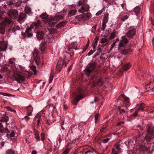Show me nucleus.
<instances>
[{"instance_id":"nucleus-30","label":"nucleus","mask_w":154,"mask_h":154,"mask_svg":"<svg viewBox=\"0 0 154 154\" xmlns=\"http://www.w3.org/2000/svg\"><path fill=\"white\" fill-rule=\"evenodd\" d=\"M130 65L129 64H127L125 65L122 68V69L124 71L128 70L130 67Z\"/></svg>"},{"instance_id":"nucleus-53","label":"nucleus","mask_w":154,"mask_h":154,"mask_svg":"<svg viewBox=\"0 0 154 154\" xmlns=\"http://www.w3.org/2000/svg\"><path fill=\"white\" fill-rule=\"evenodd\" d=\"M4 13V11H3L0 10V19L2 18V17Z\"/></svg>"},{"instance_id":"nucleus-43","label":"nucleus","mask_w":154,"mask_h":154,"mask_svg":"<svg viewBox=\"0 0 154 154\" xmlns=\"http://www.w3.org/2000/svg\"><path fill=\"white\" fill-rule=\"evenodd\" d=\"M40 49L42 51H45V45L43 44L41 45L40 47Z\"/></svg>"},{"instance_id":"nucleus-7","label":"nucleus","mask_w":154,"mask_h":154,"mask_svg":"<svg viewBox=\"0 0 154 154\" xmlns=\"http://www.w3.org/2000/svg\"><path fill=\"white\" fill-rule=\"evenodd\" d=\"M91 82H92L94 86L99 85H100L103 84V82L101 81L100 77L95 76L92 77L91 78Z\"/></svg>"},{"instance_id":"nucleus-21","label":"nucleus","mask_w":154,"mask_h":154,"mask_svg":"<svg viewBox=\"0 0 154 154\" xmlns=\"http://www.w3.org/2000/svg\"><path fill=\"white\" fill-rule=\"evenodd\" d=\"M9 132V131L7 128H5L3 129L2 128L0 130V137L2 136V135L4 134L5 133L7 132H8L7 134H8Z\"/></svg>"},{"instance_id":"nucleus-26","label":"nucleus","mask_w":154,"mask_h":154,"mask_svg":"<svg viewBox=\"0 0 154 154\" xmlns=\"http://www.w3.org/2000/svg\"><path fill=\"white\" fill-rule=\"evenodd\" d=\"M67 22L66 21L61 22L59 23L57 25L56 27L57 28H60L63 27L66 24Z\"/></svg>"},{"instance_id":"nucleus-49","label":"nucleus","mask_w":154,"mask_h":154,"mask_svg":"<svg viewBox=\"0 0 154 154\" xmlns=\"http://www.w3.org/2000/svg\"><path fill=\"white\" fill-rule=\"evenodd\" d=\"M15 135V134L14 132L12 131H11V133L9 134V136L10 137H14Z\"/></svg>"},{"instance_id":"nucleus-61","label":"nucleus","mask_w":154,"mask_h":154,"mask_svg":"<svg viewBox=\"0 0 154 154\" xmlns=\"http://www.w3.org/2000/svg\"><path fill=\"white\" fill-rule=\"evenodd\" d=\"M94 52V51H93L92 50H91L88 53V56H90Z\"/></svg>"},{"instance_id":"nucleus-17","label":"nucleus","mask_w":154,"mask_h":154,"mask_svg":"<svg viewBox=\"0 0 154 154\" xmlns=\"http://www.w3.org/2000/svg\"><path fill=\"white\" fill-rule=\"evenodd\" d=\"M41 24V22L40 20H38L36 22L34 23L31 26L34 29H38Z\"/></svg>"},{"instance_id":"nucleus-55","label":"nucleus","mask_w":154,"mask_h":154,"mask_svg":"<svg viewBox=\"0 0 154 154\" xmlns=\"http://www.w3.org/2000/svg\"><path fill=\"white\" fill-rule=\"evenodd\" d=\"M106 24H104L103 23L102 24V27L101 28V29L102 30H103L105 28Z\"/></svg>"},{"instance_id":"nucleus-15","label":"nucleus","mask_w":154,"mask_h":154,"mask_svg":"<svg viewBox=\"0 0 154 154\" xmlns=\"http://www.w3.org/2000/svg\"><path fill=\"white\" fill-rule=\"evenodd\" d=\"M84 97L82 95H79L76 96L75 97V100L72 102V104L75 105H76L79 101Z\"/></svg>"},{"instance_id":"nucleus-57","label":"nucleus","mask_w":154,"mask_h":154,"mask_svg":"<svg viewBox=\"0 0 154 154\" xmlns=\"http://www.w3.org/2000/svg\"><path fill=\"white\" fill-rule=\"evenodd\" d=\"M106 131V128L105 127L102 128L100 130V131L101 132H104Z\"/></svg>"},{"instance_id":"nucleus-20","label":"nucleus","mask_w":154,"mask_h":154,"mask_svg":"<svg viewBox=\"0 0 154 154\" xmlns=\"http://www.w3.org/2000/svg\"><path fill=\"white\" fill-rule=\"evenodd\" d=\"M27 115L28 116H30L32 111V108L31 105L26 107Z\"/></svg>"},{"instance_id":"nucleus-8","label":"nucleus","mask_w":154,"mask_h":154,"mask_svg":"<svg viewBox=\"0 0 154 154\" xmlns=\"http://www.w3.org/2000/svg\"><path fill=\"white\" fill-rule=\"evenodd\" d=\"M8 15L11 18H15L18 16L17 11L15 9H11L9 11L8 13Z\"/></svg>"},{"instance_id":"nucleus-54","label":"nucleus","mask_w":154,"mask_h":154,"mask_svg":"<svg viewBox=\"0 0 154 154\" xmlns=\"http://www.w3.org/2000/svg\"><path fill=\"white\" fill-rule=\"evenodd\" d=\"M99 117V114H97L95 116V120L96 122V121L98 119V118Z\"/></svg>"},{"instance_id":"nucleus-13","label":"nucleus","mask_w":154,"mask_h":154,"mask_svg":"<svg viewBox=\"0 0 154 154\" xmlns=\"http://www.w3.org/2000/svg\"><path fill=\"white\" fill-rule=\"evenodd\" d=\"M136 34V29H132L131 30H129L126 34L128 37L132 38Z\"/></svg>"},{"instance_id":"nucleus-36","label":"nucleus","mask_w":154,"mask_h":154,"mask_svg":"<svg viewBox=\"0 0 154 154\" xmlns=\"http://www.w3.org/2000/svg\"><path fill=\"white\" fill-rule=\"evenodd\" d=\"M77 12V11L75 10H72L70 11L68 14L69 16H72L75 15Z\"/></svg>"},{"instance_id":"nucleus-12","label":"nucleus","mask_w":154,"mask_h":154,"mask_svg":"<svg viewBox=\"0 0 154 154\" xmlns=\"http://www.w3.org/2000/svg\"><path fill=\"white\" fill-rule=\"evenodd\" d=\"M33 58L35 60L37 64H38L40 60V58L39 55L37 52L33 53Z\"/></svg>"},{"instance_id":"nucleus-32","label":"nucleus","mask_w":154,"mask_h":154,"mask_svg":"<svg viewBox=\"0 0 154 154\" xmlns=\"http://www.w3.org/2000/svg\"><path fill=\"white\" fill-rule=\"evenodd\" d=\"M95 152H96L93 149H90L86 151L84 154H91V153H93Z\"/></svg>"},{"instance_id":"nucleus-9","label":"nucleus","mask_w":154,"mask_h":154,"mask_svg":"<svg viewBox=\"0 0 154 154\" xmlns=\"http://www.w3.org/2000/svg\"><path fill=\"white\" fill-rule=\"evenodd\" d=\"M12 23V22L11 19L9 18L6 17L1 23L5 27Z\"/></svg>"},{"instance_id":"nucleus-31","label":"nucleus","mask_w":154,"mask_h":154,"mask_svg":"<svg viewBox=\"0 0 154 154\" xmlns=\"http://www.w3.org/2000/svg\"><path fill=\"white\" fill-rule=\"evenodd\" d=\"M25 11L26 14H28L29 15H30L32 14L31 9L29 7H26L25 8Z\"/></svg>"},{"instance_id":"nucleus-27","label":"nucleus","mask_w":154,"mask_h":154,"mask_svg":"<svg viewBox=\"0 0 154 154\" xmlns=\"http://www.w3.org/2000/svg\"><path fill=\"white\" fill-rule=\"evenodd\" d=\"M54 70H52L51 73H50V75L49 78V83H51L53 79L54 76Z\"/></svg>"},{"instance_id":"nucleus-38","label":"nucleus","mask_w":154,"mask_h":154,"mask_svg":"<svg viewBox=\"0 0 154 154\" xmlns=\"http://www.w3.org/2000/svg\"><path fill=\"white\" fill-rule=\"evenodd\" d=\"M7 4L9 5H12L15 4H16V2L13 0H11L8 1L7 2Z\"/></svg>"},{"instance_id":"nucleus-52","label":"nucleus","mask_w":154,"mask_h":154,"mask_svg":"<svg viewBox=\"0 0 154 154\" xmlns=\"http://www.w3.org/2000/svg\"><path fill=\"white\" fill-rule=\"evenodd\" d=\"M112 154H118L116 150H115V148H113L112 152Z\"/></svg>"},{"instance_id":"nucleus-60","label":"nucleus","mask_w":154,"mask_h":154,"mask_svg":"<svg viewBox=\"0 0 154 154\" xmlns=\"http://www.w3.org/2000/svg\"><path fill=\"white\" fill-rule=\"evenodd\" d=\"M2 70L4 71H7L8 70V68L6 66H5L3 68Z\"/></svg>"},{"instance_id":"nucleus-48","label":"nucleus","mask_w":154,"mask_h":154,"mask_svg":"<svg viewBox=\"0 0 154 154\" xmlns=\"http://www.w3.org/2000/svg\"><path fill=\"white\" fill-rule=\"evenodd\" d=\"M9 62L10 63L12 64H13L14 62V58L13 59H11L9 61Z\"/></svg>"},{"instance_id":"nucleus-42","label":"nucleus","mask_w":154,"mask_h":154,"mask_svg":"<svg viewBox=\"0 0 154 154\" xmlns=\"http://www.w3.org/2000/svg\"><path fill=\"white\" fill-rule=\"evenodd\" d=\"M30 69L33 71L34 74H35L36 73V68L35 66H31L30 67Z\"/></svg>"},{"instance_id":"nucleus-3","label":"nucleus","mask_w":154,"mask_h":154,"mask_svg":"<svg viewBox=\"0 0 154 154\" xmlns=\"http://www.w3.org/2000/svg\"><path fill=\"white\" fill-rule=\"evenodd\" d=\"M63 16L61 15H57L54 18L51 17L48 18L47 20V22L48 24L50 27H52L54 26L57 22V20L62 19Z\"/></svg>"},{"instance_id":"nucleus-25","label":"nucleus","mask_w":154,"mask_h":154,"mask_svg":"<svg viewBox=\"0 0 154 154\" xmlns=\"http://www.w3.org/2000/svg\"><path fill=\"white\" fill-rule=\"evenodd\" d=\"M20 28L18 26H16L13 27H11L9 29L10 31H12L13 32H15L17 30H19Z\"/></svg>"},{"instance_id":"nucleus-29","label":"nucleus","mask_w":154,"mask_h":154,"mask_svg":"<svg viewBox=\"0 0 154 154\" xmlns=\"http://www.w3.org/2000/svg\"><path fill=\"white\" fill-rule=\"evenodd\" d=\"M5 27L1 23H0V33L3 34L5 33Z\"/></svg>"},{"instance_id":"nucleus-34","label":"nucleus","mask_w":154,"mask_h":154,"mask_svg":"<svg viewBox=\"0 0 154 154\" xmlns=\"http://www.w3.org/2000/svg\"><path fill=\"white\" fill-rule=\"evenodd\" d=\"M40 17L42 19H46L48 17V15L46 13H43L40 16Z\"/></svg>"},{"instance_id":"nucleus-45","label":"nucleus","mask_w":154,"mask_h":154,"mask_svg":"<svg viewBox=\"0 0 154 154\" xmlns=\"http://www.w3.org/2000/svg\"><path fill=\"white\" fill-rule=\"evenodd\" d=\"M41 140L42 141H43L44 140L45 138V134L43 133H42L41 134Z\"/></svg>"},{"instance_id":"nucleus-11","label":"nucleus","mask_w":154,"mask_h":154,"mask_svg":"<svg viewBox=\"0 0 154 154\" xmlns=\"http://www.w3.org/2000/svg\"><path fill=\"white\" fill-rule=\"evenodd\" d=\"M14 77L15 78L16 80L17 81L18 83H20L19 81H23L25 80V78L23 76L21 75L18 73L15 74L14 75Z\"/></svg>"},{"instance_id":"nucleus-14","label":"nucleus","mask_w":154,"mask_h":154,"mask_svg":"<svg viewBox=\"0 0 154 154\" xmlns=\"http://www.w3.org/2000/svg\"><path fill=\"white\" fill-rule=\"evenodd\" d=\"M7 48V44L5 41L0 42V51H6Z\"/></svg>"},{"instance_id":"nucleus-47","label":"nucleus","mask_w":154,"mask_h":154,"mask_svg":"<svg viewBox=\"0 0 154 154\" xmlns=\"http://www.w3.org/2000/svg\"><path fill=\"white\" fill-rule=\"evenodd\" d=\"M69 150L70 149H65L64 151L62 154H67L69 152Z\"/></svg>"},{"instance_id":"nucleus-46","label":"nucleus","mask_w":154,"mask_h":154,"mask_svg":"<svg viewBox=\"0 0 154 154\" xmlns=\"http://www.w3.org/2000/svg\"><path fill=\"white\" fill-rule=\"evenodd\" d=\"M128 18V16L126 15L123 17H122L121 18V19L122 20L124 21L127 19Z\"/></svg>"},{"instance_id":"nucleus-51","label":"nucleus","mask_w":154,"mask_h":154,"mask_svg":"<svg viewBox=\"0 0 154 154\" xmlns=\"http://www.w3.org/2000/svg\"><path fill=\"white\" fill-rule=\"evenodd\" d=\"M109 140V139L106 138V139H103L102 140V141L103 143H107Z\"/></svg>"},{"instance_id":"nucleus-64","label":"nucleus","mask_w":154,"mask_h":154,"mask_svg":"<svg viewBox=\"0 0 154 154\" xmlns=\"http://www.w3.org/2000/svg\"><path fill=\"white\" fill-rule=\"evenodd\" d=\"M152 44L153 47L154 48V37L152 38Z\"/></svg>"},{"instance_id":"nucleus-44","label":"nucleus","mask_w":154,"mask_h":154,"mask_svg":"<svg viewBox=\"0 0 154 154\" xmlns=\"http://www.w3.org/2000/svg\"><path fill=\"white\" fill-rule=\"evenodd\" d=\"M115 35L116 33L113 32L111 34L109 38L111 39H112L114 38V37H115Z\"/></svg>"},{"instance_id":"nucleus-37","label":"nucleus","mask_w":154,"mask_h":154,"mask_svg":"<svg viewBox=\"0 0 154 154\" xmlns=\"http://www.w3.org/2000/svg\"><path fill=\"white\" fill-rule=\"evenodd\" d=\"M113 148H115V150H118V151L120 150L121 149L120 147V144L119 143H116L114 147Z\"/></svg>"},{"instance_id":"nucleus-18","label":"nucleus","mask_w":154,"mask_h":154,"mask_svg":"<svg viewBox=\"0 0 154 154\" xmlns=\"http://www.w3.org/2000/svg\"><path fill=\"white\" fill-rule=\"evenodd\" d=\"M32 28L31 26L30 27L27 28L26 31V34H27L28 37H31L32 36V34L31 33V29Z\"/></svg>"},{"instance_id":"nucleus-23","label":"nucleus","mask_w":154,"mask_h":154,"mask_svg":"<svg viewBox=\"0 0 154 154\" xmlns=\"http://www.w3.org/2000/svg\"><path fill=\"white\" fill-rule=\"evenodd\" d=\"M98 39L99 38L98 37H96L95 38L94 40V42L92 44V47L93 48V49L94 50V51H96V47L97 45Z\"/></svg>"},{"instance_id":"nucleus-28","label":"nucleus","mask_w":154,"mask_h":154,"mask_svg":"<svg viewBox=\"0 0 154 154\" xmlns=\"http://www.w3.org/2000/svg\"><path fill=\"white\" fill-rule=\"evenodd\" d=\"M35 137L37 141L40 140V137L39 136L38 132V131H35L34 132Z\"/></svg>"},{"instance_id":"nucleus-1","label":"nucleus","mask_w":154,"mask_h":154,"mask_svg":"<svg viewBox=\"0 0 154 154\" xmlns=\"http://www.w3.org/2000/svg\"><path fill=\"white\" fill-rule=\"evenodd\" d=\"M128 42V40L126 36L122 37L118 45V50L122 54L126 55L129 52L131 51L130 49H126L125 48Z\"/></svg>"},{"instance_id":"nucleus-5","label":"nucleus","mask_w":154,"mask_h":154,"mask_svg":"<svg viewBox=\"0 0 154 154\" xmlns=\"http://www.w3.org/2000/svg\"><path fill=\"white\" fill-rule=\"evenodd\" d=\"M146 131L147 132V134L144 138L147 141H149L153 137V128L151 126H149Z\"/></svg>"},{"instance_id":"nucleus-39","label":"nucleus","mask_w":154,"mask_h":154,"mask_svg":"<svg viewBox=\"0 0 154 154\" xmlns=\"http://www.w3.org/2000/svg\"><path fill=\"white\" fill-rule=\"evenodd\" d=\"M130 102L129 99L127 97H125L124 98V103L126 105H128Z\"/></svg>"},{"instance_id":"nucleus-19","label":"nucleus","mask_w":154,"mask_h":154,"mask_svg":"<svg viewBox=\"0 0 154 154\" xmlns=\"http://www.w3.org/2000/svg\"><path fill=\"white\" fill-rule=\"evenodd\" d=\"M44 36V33L42 31H38L37 32L36 36L38 40H40L42 39Z\"/></svg>"},{"instance_id":"nucleus-4","label":"nucleus","mask_w":154,"mask_h":154,"mask_svg":"<svg viewBox=\"0 0 154 154\" xmlns=\"http://www.w3.org/2000/svg\"><path fill=\"white\" fill-rule=\"evenodd\" d=\"M78 5L81 7L78 11L79 12L83 13L89 11V6L85 3V1H79L78 2Z\"/></svg>"},{"instance_id":"nucleus-58","label":"nucleus","mask_w":154,"mask_h":154,"mask_svg":"<svg viewBox=\"0 0 154 154\" xmlns=\"http://www.w3.org/2000/svg\"><path fill=\"white\" fill-rule=\"evenodd\" d=\"M41 121V117H39L38 118V120H37V123L38 125H40V122Z\"/></svg>"},{"instance_id":"nucleus-22","label":"nucleus","mask_w":154,"mask_h":154,"mask_svg":"<svg viewBox=\"0 0 154 154\" xmlns=\"http://www.w3.org/2000/svg\"><path fill=\"white\" fill-rule=\"evenodd\" d=\"M109 42V40L106 38H102L101 40L100 43L103 44V47L106 46Z\"/></svg>"},{"instance_id":"nucleus-62","label":"nucleus","mask_w":154,"mask_h":154,"mask_svg":"<svg viewBox=\"0 0 154 154\" xmlns=\"http://www.w3.org/2000/svg\"><path fill=\"white\" fill-rule=\"evenodd\" d=\"M29 116H28L27 115V116H25L24 118H23V119H26V120H28L29 118H30L28 117Z\"/></svg>"},{"instance_id":"nucleus-56","label":"nucleus","mask_w":154,"mask_h":154,"mask_svg":"<svg viewBox=\"0 0 154 154\" xmlns=\"http://www.w3.org/2000/svg\"><path fill=\"white\" fill-rule=\"evenodd\" d=\"M89 40H88V42H87V43L86 44L85 47L84 48V49L86 50L87 49V48H88L89 45Z\"/></svg>"},{"instance_id":"nucleus-59","label":"nucleus","mask_w":154,"mask_h":154,"mask_svg":"<svg viewBox=\"0 0 154 154\" xmlns=\"http://www.w3.org/2000/svg\"><path fill=\"white\" fill-rule=\"evenodd\" d=\"M119 112L121 114H123L125 113V111L123 109H121L119 110Z\"/></svg>"},{"instance_id":"nucleus-6","label":"nucleus","mask_w":154,"mask_h":154,"mask_svg":"<svg viewBox=\"0 0 154 154\" xmlns=\"http://www.w3.org/2000/svg\"><path fill=\"white\" fill-rule=\"evenodd\" d=\"M95 63H89L85 69V72L87 76H89L96 67Z\"/></svg>"},{"instance_id":"nucleus-35","label":"nucleus","mask_w":154,"mask_h":154,"mask_svg":"<svg viewBox=\"0 0 154 154\" xmlns=\"http://www.w3.org/2000/svg\"><path fill=\"white\" fill-rule=\"evenodd\" d=\"M108 20V15H105L104 18L103 20V23L104 24H106V23L107 22Z\"/></svg>"},{"instance_id":"nucleus-33","label":"nucleus","mask_w":154,"mask_h":154,"mask_svg":"<svg viewBox=\"0 0 154 154\" xmlns=\"http://www.w3.org/2000/svg\"><path fill=\"white\" fill-rule=\"evenodd\" d=\"M140 9V8L138 6H136L134 8V11L136 15H137L139 13Z\"/></svg>"},{"instance_id":"nucleus-16","label":"nucleus","mask_w":154,"mask_h":154,"mask_svg":"<svg viewBox=\"0 0 154 154\" xmlns=\"http://www.w3.org/2000/svg\"><path fill=\"white\" fill-rule=\"evenodd\" d=\"M148 79H149V80L150 81V82L146 85V86L147 87H148L149 85H150L151 84L152 81H154V75H150L148 78ZM149 91H154V87L153 88H151L149 90Z\"/></svg>"},{"instance_id":"nucleus-50","label":"nucleus","mask_w":154,"mask_h":154,"mask_svg":"<svg viewBox=\"0 0 154 154\" xmlns=\"http://www.w3.org/2000/svg\"><path fill=\"white\" fill-rule=\"evenodd\" d=\"M8 108L9 110L11 112H14L15 113H16V111L15 110H14V109H12L11 107H8Z\"/></svg>"},{"instance_id":"nucleus-41","label":"nucleus","mask_w":154,"mask_h":154,"mask_svg":"<svg viewBox=\"0 0 154 154\" xmlns=\"http://www.w3.org/2000/svg\"><path fill=\"white\" fill-rule=\"evenodd\" d=\"M25 15L24 14H21L19 16V20H22L25 18Z\"/></svg>"},{"instance_id":"nucleus-24","label":"nucleus","mask_w":154,"mask_h":154,"mask_svg":"<svg viewBox=\"0 0 154 154\" xmlns=\"http://www.w3.org/2000/svg\"><path fill=\"white\" fill-rule=\"evenodd\" d=\"M62 66L63 65L61 63H60V62H58V64L56 66V71L58 72H60L61 69V68Z\"/></svg>"},{"instance_id":"nucleus-10","label":"nucleus","mask_w":154,"mask_h":154,"mask_svg":"<svg viewBox=\"0 0 154 154\" xmlns=\"http://www.w3.org/2000/svg\"><path fill=\"white\" fill-rule=\"evenodd\" d=\"M91 14L89 13H87L83 15L79 16L80 20H88L91 17Z\"/></svg>"},{"instance_id":"nucleus-2","label":"nucleus","mask_w":154,"mask_h":154,"mask_svg":"<svg viewBox=\"0 0 154 154\" xmlns=\"http://www.w3.org/2000/svg\"><path fill=\"white\" fill-rule=\"evenodd\" d=\"M145 107V104L143 103L137 105L135 108L132 109L130 110L131 112L133 113L131 115V118H134L138 115V113L140 111H143Z\"/></svg>"},{"instance_id":"nucleus-63","label":"nucleus","mask_w":154,"mask_h":154,"mask_svg":"<svg viewBox=\"0 0 154 154\" xmlns=\"http://www.w3.org/2000/svg\"><path fill=\"white\" fill-rule=\"evenodd\" d=\"M102 49L99 47H98V49H97V51L99 52L100 53L102 52Z\"/></svg>"},{"instance_id":"nucleus-40","label":"nucleus","mask_w":154,"mask_h":154,"mask_svg":"<svg viewBox=\"0 0 154 154\" xmlns=\"http://www.w3.org/2000/svg\"><path fill=\"white\" fill-rule=\"evenodd\" d=\"M14 151L12 149H10L8 150L6 152V154H14Z\"/></svg>"}]
</instances>
